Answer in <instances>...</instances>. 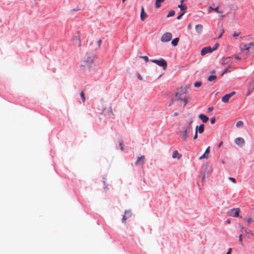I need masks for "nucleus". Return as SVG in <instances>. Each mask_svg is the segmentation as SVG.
<instances>
[{
  "instance_id": "f257e3e1",
  "label": "nucleus",
  "mask_w": 254,
  "mask_h": 254,
  "mask_svg": "<svg viewBox=\"0 0 254 254\" xmlns=\"http://www.w3.org/2000/svg\"><path fill=\"white\" fill-rule=\"evenodd\" d=\"M94 63V56L92 55H87L86 58L83 60V66L90 67Z\"/></svg>"
},
{
  "instance_id": "f03ea898",
  "label": "nucleus",
  "mask_w": 254,
  "mask_h": 254,
  "mask_svg": "<svg viewBox=\"0 0 254 254\" xmlns=\"http://www.w3.org/2000/svg\"><path fill=\"white\" fill-rule=\"evenodd\" d=\"M151 61L158 65L162 67L163 69H165L167 66V62L163 59H160L159 60H151Z\"/></svg>"
},
{
  "instance_id": "7ed1b4c3",
  "label": "nucleus",
  "mask_w": 254,
  "mask_h": 254,
  "mask_svg": "<svg viewBox=\"0 0 254 254\" xmlns=\"http://www.w3.org/2000/svg\"><path fill=\"white\" fill-rule=\"evenodd\" d=\"M240 212V209L239 208H234L229 210L227 214L229 216L238 217Z\"/></svg>"
},
{
  "instance_id": "20e7f679",
  "label": "nucleus",
  "mask_w": 254,
  "mask_h": 254,
  "mask_svg": "<svg viewBox=\"0 0 254 254\" xmlns=\"http://www.w3.org/2000/svg\"><path fill=\"white\" fill-rule=\"evenodd\" d=\"M171 38L172 34L170 32H166L162 36L161 41L162 42H167L170 41Z\"/></svg>"
},
{
  "instance_id": "39448f33",
  "label": "nucleus",
  "mask_w": 254,
  "mask_h": 254,
  "mask_svg": "<svg viewBox=\"0 0 254 254\" xmlns=\"http://www.w3.org/2000/svg\"><path fill=\"white\" fill-rule=\"evenodd\" d=\"M236 94L235 91H233L229 94L225 95L222 97L221 101L224 103H227L229 99Z\"/></svg>"
},
{
  "instance_id": "423d86ee",
  "label": "nucleus",
  "mask_w": 254,
  "mask_h": 254,
  "mask_svg": "<svg viewBox=\"0 0 254 254\" xmlns=\"http://www.w3.org/2000/svg\"><path fill=\"white\" fill-rule=\"evenodd\" d=\"M235 142L237 145L240 147L243 146L245 144V140L243 138L239 137L235 139Z\"/></svg>"
},
{
  "instance_id": "0eeeda50",
  "label": "nucleus",
  "mask_w": 254,
  "mask_h": 254,
  "mask_svg": "<svg viewBox=\"0 0 254 254\" xmlns=\"http://www.w3.org/2000/svg\"><path fill=\"white\" fill-rule=\"evenodd\" d=\"M145 163V157L144 156H141L140 157H138L135 162V165H141L143 166Z\"/></svg>"
},
{
  "instance_id": "6e6552de",
  "label": "nucleus",
  "mask_w": 254,
  "mask_h": 254,
  "mask_svg": "<svg viewBox=\"0 0 254 254\" xmlns=\"http://www.w3.org/2000/svg\"><path fill=\"white\" fill-rule=\"evenodd\" d=\"M212 52L211 47L210 46L203 48L201 51V55L204 56L207 53H210Z\"/></svg>"
},
{
  "instance_id": "1a4fd4ad",
  "label": "nucleus",
  "mask_w": 254,
  "mask_h": 254,
  "mask_svg": "<svg viewBox=\"0 0 254 254\" xmlns=\"http://www.w3.org/2000/svg\"><path fill=\"white\" fill-rule=\"evenodd\" d=\"M190 132H189L188 131H186V130H183L181 132V134L180 135V136L183 138V140L185 141H186L187 140L188 137L189 136V133Z\"/></svg>"
},
{
  "instance_id": "9d476101",
  "label": "nucleus",
  "mask_w": 254,
  "mask_h": 254,
  "mask_svg": "<svg viewBox=\"0 0 254 254\" xmlns=\"http://www.w3.org/2000/svg\"><path fill=\"white\" fill-rule=\"evenodd\" d=\"M147 17V15L145 12L144 8L142 6L140 12V19L142 21H144Z\"/></svg>"
},
{
  "instance_id": "9b49d317",
  "label": "nucleus",
  "mask_w": 254,
  "mask_h": 254,
  "mask_svg": "<svg viewBox=\"0 0 254 254\" xmlns=\"http://www.w3.org/2000/svg\"><path fill=\"white\" fill-rule=\"evenodd\" d=\"M199 118L202 121L203 123H206L208 121V117L204 114H200Z\"/></svg>"
},
{
  "instance_id": "f8f14e48",
  "label": "nucleus",
  "mask_w": 254,
  "mask_h": 254,
  "mask_svg": "<svg viewBox=\"0 0 254 254\" xmlns=\"http://www.w3.org/2000/svg\"><path fill=\"white\" fill-rule=\"evenodd\" d=\"M198 128H197V132H198L199 133H202L204 130V125L203 124H201L199 126H197Z\"/></svg>"
},
{
  "instance_id": "ddd939ff",
  "label": "nucleus",
  "mask_w": 254,
  "mask_h": 254,
  "mask_svg": "<svg viewBox=\"0 0 254 254\" xmlns=\"http://www.w3.org/2000/svg\"><path fill=\"white\" fill-rule=\"evenodd\" d=\"M202 25L201 24H197L195 26V29L198 33H200L202 31Z\"/></svg>"
},
{
  "instance_id": "4468645a",
  "label": "nucleus",
  "mask_w": 254,
  "mask_h": 254,
  "mask_svg": "<svg viewBox=\"0 0 254 254\" xmlns=\"http://www.w3.org/2000/svg\"><path fill=\"white\" fill-rule=\"evenodd\" d=\"M77 36H76L74 39L76 40L78 42V46H79V47H80L81 46V40H80V36H79L80 31H77Z\"/></svg>"
},
{
  "instance_id": "2eb2a0df",
  "label": "nucleus",
  "mask_w": 254,
  "mask_h": 254,
  "mask_svg": "<svg viewBox=\"0 0 254 254\" xmlns=\"http://www.w3.org/2000/svg\"><path fill=\"white\" fill-rule=\"evenodd\" d=\"M181 155L178 153V151L175 150L173 152L172 154V157L173 158H177L178 159H180Z\"/></svg>"
},
{
  "instance_id": "dca6fc26",
  "label": "nucleus",
  "mask_w": 254,
  "mask_h": 254,
  "mask_svg": "<svg viewBox=\"0 0 254 254\" xmlns=\"http://www.w3.org/2000/svg\"><path fill=\"white\" fill-rule=\"evenodd\" d=\"M250 46L248 44H242L240 47L241 50H249Z\"/></svg>"
},
{
  "instance_id": "f3484780",
  "label": "nucleus",
  "mask_w": 254,
  "mask_h": 254,
  "mask_svg": "<svg viewBox=\"0 0 254 254\" xmlns=\"http://www.w3.org/2000/svg\"><path fill=\"white\" fill-rule=\"evenodd\" d=\"M165 0H156L155 1V7L156 8H159L161 6V3L164 1Z\"/></svg>"
},
{
  "instance_id": "a211bd4d",
  "label": "nucleus",
  "mask_w": 254,
  "mask_h": 254,
  "mask_svg": "<svg viewBox=\"0 0 254 254\" xmlns=\"http://www.w3.org/2000/svg\"><path fill=\"white\" fill-rule=\"evenodd\" d=\"M179 41V39L178 38H175L172 41L171 44L173 46H176L178 44Z\"/></svg>"
},
{
  "instance_id": "6ab92c4d",
  "label": "nucleus",
  "mask_w": 254,
  "mask_h": 254,
  "mask_svg": "<svg viewBox=\"0 0 254 254\" xmlns=\"http://www.w3.org/2000/svg\"><path fill=\"white\" fill-rule=\"evenodd\" d=\"M216 78H217L216 75H210L208 76V77L207 78V80L208 81H212L214 79H216Z\"/></svg>"
},
{
  "instance_id": "aec40b11",
  "label": "nucleus",
  "mask_w": 254,
  "mask_h": 254,
  "mask_svg": "<svg viewBox=\"0 0 254 254\" xmlns=\"http://www.w3.org/2000/svg\"><path fill=\"white\" fill-rule=\"evenodd\" d=\"M183 130H186V131L189 132H191L192 131V127L187 126L186 125L183 127Z\"/></svg>"
},
{
  "instance_id": "412c9836",
  "label": "nucleus",
  "mask_w": 254,
  "mask_h": 254,
  "mask_svg": "<svg viewBox=\"0 0 254 254\" xmlns=\"http://www.w3.org/2000/svg\"><path fill=\"white\" fill-rule=\"evenodd\" d=\"M177 100H180L181 101H183L184 102V106H186L188 103V100H187V99L186 98V97L183 98H182L181 97L179 96V98L177 99Z\"/></svg>"
},
{
  "instance_id": "4be33fe9",
  "label": "nucleus",
  "mask_w": 254,
  "mask_h": 254,
  "mask_svg": "<svg viewBox=\"0 0 254 254\" xmlns=\"http://www.w3.org/2000/svg\"><path fill=\"white\" fill-rule=\"evenodd\" d=\"M80 96L81 98V99L83 101V103H84L85 102V95H84V92L83 91H81L80 93Z\"/></svg>"
},
{
  "instance_id": "5701e85b",
  "label": "nucleus",
  "mask_w": 254,
  "mask_h": 254,
  "mask_svg": "<svg viewBox=\"0 0 254 254\" xmlns=\"http://www.w3.org/2000/svg\"><path fill=\"white\" fill-rule=\"evenodd\" d=\"M175 11L174 10H171L169 12L168 15H167V17H169L173 16L175 15Z\"/></svg>"
},
{
  "instance_id": "b1692460",
  "label": "nucleus",
  "mask_w": 254,
  "mask_h": 254,
  "mask_svg": "<svg viewBox=\"0 0 254 254\" xmlns=\"http://www.w3.org/2000/svg\"><path fill=\"white\" fill-rule=\"evenodd\" d=\"M243 125V122L241 121H239L238 122H237V123H236V127H242Z\"/></svg>"
},
{
  "instance_id": "393cba45",
  "label": "nucleus",
  "mask_w": 254,
  "mask_h": 254,
  "mask_svg": "<svg viewBox=\"0 0 254 254\" xmlns=\"http://www.w3.org/2000/svg\"><path fill=\"white\" fill-rule=\"evenodd\" d=\"M202 84L201 82L200 81H196L194 83V86L195 87H200Z\"/></svg>"
},
{
  "instance_id": "a878e982",
  "label": "nucleus",
  "mask_w": 254,
  "mask_h": 254,
  "mask_svg": "<svg viewBox=\"0 0 254 254\" xmlns=\"http://www.w3.org/2000/svg\"><path fill=\"white\" fill-rule=\"evenodd\" d=\"M126 212H127L126 211H125V214L123 215V218H122V222L125 224L126 223V221L127 219L126 215Z\"/></svg>"
},
{
  "instance_id": "bb28decb",
  "label": "nucleus",
  "mask_w": 254,
  "mask_h": 254,
  "mask_svg": "<svg viewBox=\"0 0 254 254\" xmlns=\"http://www.w3.org/2000/svg\"><path fill=\"white\" fill-rule=\"evenodd\" d=\"M197 128H198L197 127H196L195 130V134H194V135L193 136V139L194 140L196 139L197 138V137H198V136H197V132H197Z\"/></svg>"
},
{
  "instance_id": "cd10ccee",
  "label": "nucleus",
  "mask_w": 254,
  "mask_h": 254,
  "mask_svg": "<svg viewBox=\"0 0 254 254\" xmlns=\"http://www.w3.org/2000/svg\"><path fill=\"white\" fill-rule=\"evenodd\" d=\"M207 158H208V155L204 153L201 156L199 157V159L201 160L203 158L207 159Z\"/></svg>"
},
{
  "instance_id": "c85d7f7f",
  "label": "nucleus",
  "mask_w": 254,
  "mask_h": 254,
  "mask_svg": "<svg viewBox=\"0 0 254 254\" xmlns=\"http://www.w3.org/2000/svg\"><path fill=\"white\" fill-rule=\"evenodd\" d=\"M192 122H193L192 119H190V120L187 122V123L186 124V125L188 126H190V127H191V125L192 123Z\"/></svg>"
},
{
  "instance_id": "c756f323",
  "label": "nucleus",
  "mask_w": 254,
  "mask_h": 254,
  "mask_svg": "<svg viewBox=\"0 0 254 254\" xmlns=\"http://www.w3.org/2000/svg\"><path fill=\"white\" fill-rule=\"evenodd\" d=\"M213 10L218 13H223L222 11L219 10L218 6L216 7L213 8Z\"/></svg>"
},
{
  "instance_id": "7c9ffc66",
  "label": "nucleus",
  "mask_w": 254,
  "mask_h": 254,
  "mask_svg": "<svg viewBox=\"0 0 254 254\" xmlns=\"http://www.w3.org/2000/svg\"><path fill=\"white\" fill-rule=\"evenodd\" d=\"M140 58H141V59H143L144 60V61L147 62L148 61V57L146 56H140L139 57Z\"/></svg>"
},
{
  "instance_id": "2f4dec72",
  "label": "nucleus",
  "mask_w": 254,
  "mask_h": 254,
  "mask_svg": "<svg viewBox=\"0 0 254 254\" xmlns=\"http://www.w3.org/2000/svg\"><path fill=\"white\" fill-rule=\"evenodd\" d=\"M181 94H179V93L178 92H176L175 93V96L177 98L176 99H175V100H177V99L179 98V97H181ZM175 99H171V101L173 102V101H174Z\"/></svg>"
},
{
  "instance_id": "473e14b6",
  "label": "nucleus",
  "mask_w": 254,
  "mask_h": 254,
  "mask_svg": "<svg viewBox=\"0 0 254 254\" xmlns=\"http://www.w3.org/2000/svg\"><path fill=\"white\" fill-rule=\"evenodd\" d=\"M218 45H218V44H215V45L213 46V48H211V49H212V52H213V51L216 50L218 48Z\"/></svg>"
},
{
  "instance_id": "72a5a7b5",
  "label": "nucleus",
  "mask_w": 254,
  "mask_h": 254,
  "mask_svg": "<svg viewBox=\"0 0 254 254\" xmlns=\"http://www.w3.org/2000/svg\"><path fill=\"white\" fill-rule=\"evenodd\" d=\"M245 220L248 222V223L249 224L251 222H254V220H253L252 218H245Z\"/></svg>"
},
{
  "instance_id": "f704fd0d",
  "label": "nucleus",
  "mask_w": 254,
  "mask_h": 254,
  "mask_svg": "<svg viewBox=\"0 0 254 254\" xmlns=\"http://www.w3.org/2000/svg\"><path fill=\"white\" fill-rule=\"evenodd\" d=\"M230 67V66H228L227 67H226V68L224 69L223 73H222V75H223L224 73H227V72H228L229 71V68Z\"/></svg>"
},
{
  "instance_id": "c9c22d12",
  "label": "nucleus",
  "mask_w": 254,
  "mask_h": 254,
  "mask_svg": "<svg viewBox=\"0 0 254 254\" xmlns=\"http://www.w3.org/2000/svg\"><path fill=\"white\" fill-rule=\"evenodd\" d=\"M229 180L230 181H231L232 182H233V183H236V179L234 178H233V177H229Z\"/></svg>"
},
{
  "instance_id": "e433bc0d",
  "label": "nucleus",
  "mask_w": 254,
  "mask_h": 254,
  "mask_svg": "<svg viewBox=\"0 0 254 254\" xmlns=\"http://www.w3.org/2000/svg\"><path fill=\"white\" fill-rule=\"evenodd\" d=\"M216 119L215 117H212L210 119V123L211 124H214L215 122Z\"/></svg>"
},
{
  "instance_id": "4c0bfd02",
  "label": "nucleus",
  "mask_w": 254,
  "mask_h": 254,
  "mask_svg": "<svg viewBox=\"0 0 254 254\" xmlns=\"http://www.w3.org/2000/svg\"><path fill=\"white\" fill-rule=\"evenodd\" d=\"M136 76H137V78L140 80H142V77H141V75L139 74V72H137L136 73Z\"/></svg>"
},
{
  "instance_id": "58836bf2",
  "label": "nucleus",
  "mask_w": 254,
  "mask_h": 254,
  "mask_svg": "<svg viewBox=\"0 0 254 254\" xmlns=\"http://www.w3.org/2000/svg\"><path fill=\"white\" fill-rule=\"evenodd\" d=\"M184 12H182L181 14H180L179 16H177V19H180L182 18V16L184 15Z\"/></svg>"
},
{
  "instance_id": "ea45409f",
  "label": "nucleus",
  "mask_w": 254,
  "mask_h": 254,
  "mask_svg": "<svg viewBox=\"0 0 254 254\" xmlns=\"http://www.w3.org/2000/svg\"><path fill=\"white\" fill-rule=\"evenodd\" d=\"M205 176H206V172H204V173L202 176V178H201L202 182H203L205 181L204 180H205Z\"/></svg>"
},
{
  "instance_id": "a19ab883",
  "label": "nucleus",
  "mask_w": 254,
  "mask_h": 254,
  "mask_svg": "<svg viewBox=\"0 0 254 254\" xmlns=\"http://www.w3.org/2000/svg\"><path fill=\"white\" fill-rule=\"evenodd\" d=\"M209 152H210V147H209V146H208V147L206 148V150H205V151L204 153H205V154H208V153H209Z\"/></svg>"
},
{
  "instance_id": "79ce46f5",
  "label": "nucleus",
  "mask_w": 254,
  "mask_h": 254,
  "mask_svg": "<svg viewBox=\"0 0 254 254\" xmlns=\"http://www.w3.org/2000/svg\"><path fill=\"white\" fill-rule=\"evenodd\" d=\"M212 10H213V7H212V6H209L208 8V12L210 13Z\"/></svg>"
},
{
  "instance_id": "37998d69",
  "label": "nucleus",
  "mask_w": 254,
  "mask_h": 254,
  "mask_svg": "<svg viewBox=\"0 0 254 254\" xmlns=\"http://www.w3.org/2000/svg\"><path fill=\"white\" fill-rule=\"evenodd\" d=\"M239 241L241 243H242V235L241 234L239 236Z\"/></svg>"
},
{
  "instance_id": "c03bdc74",
  "label": "nucleus",
  "mask_w": 254,
  "mask_h": 254,
  "mask_svg": "<svg viewBox=\"0 0 254 254\" xmlns=\"http://www.w3.org/2000/svg\"><path fill=\"white\" fill-rule=\"evenodd\" d=\"M213 110V107H209L207 109V112L208 113H209V112H211Z\"/></svg>"
},
{
  "instance_id": "a18cd8bd",
  "label": "nucleus",
  "mask_w": 254,
  "mask_h": 254,
  "mask_svg": "<svg viewBox=\"0 0 254 254\" xmlns=\"http://www.w3.org/2000/svg\"><path fill=\"white\" fill-rule=\"evenodd\" d=\"M223 144V142L222 141H221L218 145H217V148H220L221 147V146Z\"/></svg>"
},
{
  "instance_id": "49530a36",
  "label": "nucleus",
  "mask_w": 254,
  "mask_h": 254,
  "mask_svg": "<svg viewBox=\"0 0 254 254\" xmlns=\"http://www.w3.org/2000/svg\"><path fill=\"white\" fill-rule=\"evenodd\" d=\"M102 43V41L101 40H98V48H100V46H101V44Z\"/></svg>"
},
{
  "instance_id": "de8ad7c7",
  "label": "nucleus",
  "mask_w": 254,
  "mask_h": 254,
  "mask_svg": "<svg viewBox=\"0 0 254 254\" xmlns=\"http://www.w3.org/2000/svg\"><path fill=\"white\" fill-rule=\"evenodd\" d=\"M231 251H232V249L231 248H229L228 249V252L226 253V254H231Z\"/></svg>"
},
{
  "instance_id": "09e8293b",
  "label": "nucleus",
  "mask_w": 254,
  "mask_h": 254,
  "mask_svg": "<svg viewBox=\"0 0 254 254\" xmlns=\"http://www.w3.org/2000/svg\"><path fill=\"white\" fill-rule=\"evenodd\" d=\"M119 145H120V149L121 150H123V143L122 142L120 143Z\"/></svg>"
},
{
  "instance_id": "8fccbe9b",
  "label": "nucleus",
  "mask_w": 254,
  "mask_h": 254,
  "mask_svg": "<svg viewBox=\"0 0 254 254\" xmlns=\"http://www.w3.org/2000/svg\"><path fill=\"white\" fill-rule=\"evenodd\" d=\"M224 30L222 29V31L220 32V34H219V35L218 36V38H220L222 36V35L223 33H224Z\"/></svg>"
},
{
  "instance_id": "3c124183",
  "label": "nucleus",
  "mask_w": 254,
  "mask_h": 254,
  "mask_svg": "<svg viewBox=\"0 0 254 254\" xmlns=\"http://www.w3.org/2000/svg\"><path fill=\"white\" fill-rule=\"evenodd\" d=\"M233 36L234 37H237V36H239V34L235 32H234V33L233 34Z\"/></svg>"
},
{
  "instance_id": "603ef678",
  "label": "nucleus",
  "mask_w": 254,
  "mask_h": 254,
  "mask_svg": "<svg viewBox=\"0 0 254 254\" xmlns=\"http://www.w3.org/2000/svg\"><path fill=\"white\" fill-rule=\"evenodd\" d=\"M248 45H249L250 48L251 46H254V43H250L248 44Z\"/></svg>"
},
{
  "instance_id": "864d4df0",
  "label": "nucleus",
  "mask_w": 254,
  "mask_h": 254,
  "mask_svg": "<svg viewBox=\"0 0 254 254\" xmlns=\"http://www.w3.org/2000/svg\"><path fill=\"white\" fill-rule=\"evenodd\" d=\"M181 90L184 93H186V91L187 90V88L186 87V89H185V90L184 91L183 90V87H181Z\"/></svg>"
},
{
  "instance_id": "5fc2aeb1",
  "label": "nucleus",
  "mask_w": 254,
  "mask_h": 254,
  "mask_svg": "<svg viewBox=\"0 0 254 254\" xmlns=\"http://www.w3.org/2000/svg\"><path fill=\"white\" fill-rule=\"evenodd\" d=\"M127 214H128V217H130L131 215V214L130 213L129 210H128Z\"/></svg>"
},
{
  "instance_id": "6e6d98bb",
  "label": "nucleus",
  "mask_w": 254,
  "mask_h": 254,
  "mask_svg": "<svg viewBox=\"0 0 254 254\" xmlns=\"http://www.w3.org/2000/svg\"><path fill=\"white\" fill-rule=\"evenodd\" d=\"M235 58H236L237 60H239L241 59V58H240V57H239V56H236L235 57Z\"/></svg>"
},
{
  "instance_id": "4d7b16f0",
  "label": "nucleus",
  "mask_w": 254,
  "mask_h": 254,
  "mask_svg": "<svg viewBox=\"0 0 254 254\" xmlns=\"http://www.w3.org/2000/svg\"><path fill=\"white\" fill-rule=\"evenodd\" d=\"M179 115L178 113L176 112L174 114V116L176 117L177 116Z\"/></svg>"
},
{
  "instance_id": "13d9d810",
  "label": "nucleus",
  "mask_w": 254,
  "mask_h": 254,
  "mask_svg": "<svg viewBox=\"0 0 254 254\" xmlns=\"http://www.w3.org/2000/svg\"><path fill=\"white\" fill-rule=\"evenodd\" d=\"M246 233H248V234H251V233H251V231H250V230L249 232H247V231H246Z\"/></svg>"
},
{
  "instance_id": "bf43d9fd",
  "label": "nucleus",
  "mask_w": 254,
  "mask_h": 254,
  "mask_svg": "<svg viewBox=\"0 0 254 254\" xmlns=\"http://www.w3.org/2000/svg\"><path fill=\"white\" fill-rule=\"evenodd\" d=\"M222 163L223 164H224V163H225L224 161V160H222Z\"/></svg>"
},
{
  "instance_id": "052dcab7",
  "label": "nucleus",
  "mask_w": 254,
  "mask_h": 254,
  "mask_svg": "<svg viewBox=\"0 0 254 254\" xmlns=\"http://www.w3.org/2000/svg\"><path fill=\"white\" fill-rule=\"evenodd\" d=\"M215 71L214 70H213L212 71H211V73H215Z\"/></svg>"
},
{
  "instance_id": "680f3d73",
  "label": "nucleus",
  "mask_w": 254,
  "mask_h": 254,
  "mask_svg": "<svg viewBox=\"0 0 254 254\" xmlns=\"http://www.w3.org/2000/svg\"><path fill=\"white\" fill-rule=\"evenodd\" d=\"M219 16H220V17H224V15H220Z\"/></svg>"
},
{
  "instance_id": "e2e57ef3",
  "label": "nucleus",
  "mask_w": 254,
  "mask_h": 254,
  "mask_svg": "<svg viewBox=\"0 0 254 254\" xmlns=\"http://www.w3.org/2000/svg\"><path fill=\"white\" fill-rule=\"evenodd\" d=\"M190 25H189V26H188V28H190Z\"/></svg>"
},
{
  "instance_id": "0e129e2a",
  "label": "nucleus",
  "mask_w": 254,
  "mask_h": 254,
  "mask_svg": "<svg viewBox=\"0 0 254 254\" xmlns=\"http://www.w3.org/2000/svg\"><path fill=\"white\" fill-rule=\"evenodd\" d=\"M227 222H228V223H230V221H229V220H227Z\"/></svg>"
},
{
  "instance_id": "69168bd1",
  "label": "nucleus",
  "mask_w": 254,
  "mask_h": 254,
  "mask_svg": "<svg viewBox=\"0 0 254 254\" xmlns=\"http://www.w3.org/2000/svg\"><path fill=\"white\" fill-rule=\"evenodd\" d=\"M126 0H123V2H124Z\"/></svg>"
},
{
  "instance_id": "338daca9",
  "label": "nucleus",
  "mask_w": 254,
  "mask_h": 254,
  "mask_svg": "<svg viewBox=\"0 0 254 254\" xmlns=\"http://www.w3.org/2000/svg\"><path fill=\"white\" fill-rule=\"evenodd\" d=\"M253 209L254 210V208Z\"/></svg>"
}]
</instances>
